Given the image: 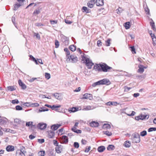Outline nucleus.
<instances>
[{
  "instance_id": "nucleus-27",
  "label": "nucleus",
  "mask_w": 156,
  "mask_h": 156,
  "mask_svg": "<svg viewBox=\"0 0 156 156\" xmlns=\"http://www.w3.org/2000/svg\"><path fill=\"white\" fill-rule=\"evenodd\" d=\"M105 148L104 146H100L98 147V152H101L105 150Z\"/></svg>"
},
{
  "instance_id": "nucleus-48",
  "label": "nucleus",
  "mask_w": 156,
  "mask_h": 156,
  "mask_svg": "<svg viewBox=\"0 0 156 156\" xmlns=\"http://www.w3.org/2000/svg\"><path fill=\"white\" fill-rule=\"evenodd\" d=\"M45 78L47 79L48 80L51 77L49 73H45Z\"/></svg>"
},
{
  "instance_id": "nucleus-8",
  "label": "nucleus",
  "mask_w": 156,
  "mask_h": 156,
  "mask_svg": "<svg viewBox=\"0 0 156 156\" xmlns=\"http://www.w3.org/2000/svg\"><path fill=\"white\" fill-rule=\"evenodd\" d=\"M47 124L42 122L39 123L37 125V127L43 130L45 129L46 127Z\"/></svg>"
},
{
  "instance_id": "nucleus-28",
  "label": "nucleus",
  "mask_w": 156,
  "mask_h": 156,
  "mask_svg": "<svg viewBox=\"0 0 156 156\" xmlns=\"http://www.w3.org/2000/svg\"><path fill=\"white\" fill-rule=\"evenodd\" d=\"M15 21H16V16L14 15H13L12 18V21L14 24V25L15 26L16 28L17 29L18 28L16 26V24L15 23Z\"/></svg>"
},
{
  "instance_id": "nucleus-37",
  "label": "nucleus",
  "mask_w": 156,
  "mask_h": 156,
  "mask_svg": "<svg viewBox=\"0 0 156 156\" xmlns=\"http://www.w3.org/2000/svg\"><path fill=\"white\" fill-rule=\"evenodd\" d=\"M19 150L21 152V153L22 152L24 154L26 152L24 147L23 146L20 147V150Z\"/></svg>"
},
{
  "instance_id": "nucleus-47",
  "label": "nucleus",
  "mask_w": 156,
  "mask_h": 156,
  "mask_svg": "<svg viewBox=\"0 0 156 156\" xmlns=\"http://www.w3.org/2000/svg\"><path fill=\"white\" fill-rule=\"evenodd\" d=\"M35 25L36 26L40 27L44 26V25L43 24L40 23H35Z\"/></svg>"
},
{
  "instance_id": "nucleus-35",
  "label": "nucleus",
  "mask_w": 156,
  "mask_h": 156,
  "mask_svg": "<svg viewBox=\"0 0 156 156\" xmlns=\"http://www.w3.org/2000/svg\"><path fill=\"white\" fill-rule=\"evenodd\" d=\"M130 143L129 141H126L124 143L125 146L126 147H129L130 146Z\"/></svg>"
},
{
  "instance_id": "nucleus-58",
  "label": "nucleus",
  "mask_w": 156,
  "mask_h": 156,
  "mask_svg": "<svg viewBox=\"0 0 156 156\" xmlns=\"http://www.w3.org/2000/svg\"><path fill=\"white\" fill-rule=\"evenodd\" d=\"M21 121L19 119H15L14 120V122L15 123H17V124H19L20 123Z\"/></svg>"
},
{
  "instance_id": "nucleus-14",
  "label": "nucleus",
  "mask_w": 156,
  "mask_h": 156,
  "mask_svg": "<svg viewBox=\"0 0 156 156\" xmlns=\"http://www.w3.org/2000/svg\"><path fill=\"white\" fill-rule=\"evenodd\" d=\"M95 0H91L89 1L87 3V5L88 7L90 8L93 7L95 4Z\"/></svg>"
},
{
  "instance_id": "nucleus-24",
  "label": "nucleus",
  "mask_w": 156,
  "mask_h": 156,
  "mask_svg": "<svg viewBox=\"0 0 156 156\" xmlns=\"http://www.w3.org/2000/svg\"><path fill=\"white\" fill-rule=\"evenodd\" d=\"M90 126L93 127H96L98 126V122L95 121H93L90 123Z\"/></svg>"
},
{
  "instance_id": "nucleus-51",
  "label": "nucleus",
  "mask_w": 156,
  "mask_h": 156,
  "mask_svg": "<svg viewBox=\"0 0 156 156\" xmlns=\"http://www.w3.org/2000/svg\"><path fill=\"white\" fill-rule=\"evenodd\" d=\"M40 12V11L39 9L38 10H35L33 12V14L35 15H37L39 14Z\"/></svg>"
},
{
  "instance_id": "nucleus-13",
  "label": "nucleus",
  "mask_w": 156,
  "mask_h": 156,
  "mask_svg": "<svg viewBox=\"0 0 156 156\" xmlns=\"http://www.w3.org/2000/svg\"><path fill=\"white\" fill-rule=\"evenodd\" d=\"M62 142L63 143L65 144H67L68 143V138L67 136L65 135L63 136H62Z\"/></svg>"
},
{
  "instance_id": "nucleus-49",
  "label": "nucleus",
  "mask_w": 156,
  "mask_h": 156,
  "mask_svg": "<svg viewBox=\"0 0 156 156\" xmlns=\"http://www.w3.org/2000/svg\"><path fill=\"white\" fill-rule=\"evenodd\" d=\"M122 11V9L121 8L119 7L116 10V13L118 14H120Z\"/></svg>"
},
{
  "instance_id": "nucleus-59",
  "label": "nucleus",
  "mask_w": 156,
  "mask_h": 156,
  "mask_svg": "<svg viewBox=\"0 0 156 156\" xmlns=\"http://www.w3.org/2000/svg\"><path fill=\"white\" fill-rule=\"evenodd\" d=\"M50 22L51 24H54L57 23V21L56 20H50Z\"/></svg>"
},
{
  "instance_id": "nucleus-21",
  "label": "nucleus",
  "mask_w": 156,
  "mask_h": 156,
  "mask_svg": "<svg viewBox=\"0 0 156 156\" xmlns=\"http://www.w3.org/2000/svg\"><path fill=\"white\" fill-rule=\"evenodd\" d=\"M61 107V105H53L52 106H51V108L53 110H54L55 111H57L58 110V109L57 108H60Z\"/></svg>"
},
{
  "instance_id": "nucleus-61",
  "label": "nucleus",
  "mask_w": 156,
  "mask_h": 156,
  "mask_svg": "<svg viewBox=\"0 0 156 156\" xmlns=\"http://www.w3.org/2000/svg\"><path fill=\"white\" fill-rule=\"evenodd\" d=\"M53 142L55 146H57L59 145H58V143L56 140H53Z\"/></svg>"
},
{
  "instance_id": "nucleus-19",
  "label": "nucleus",
  "mask_w": 156,
  "mask_h": 156,
  "mask_svg": "<svg viewBox=\"0 0 156 156\" xmlns=\"http://www.w3.org/2000/svg\"><path fill=\"white\" fill-rule=\"evenodd\" d=\"M60 124H54L51 126V128L53 130H56L60 126Z\"/></svg>"
},
{
  "instance_id": "nucleus-30",
  "label": "nucleus",
  "mask_w": 156,
  "mask_h": 156,
  "mask_svg": "<svg viewBox=\"0 0 156 156\" xmlns=\"http://www.w3.org/2000/svg\"><path fill=\"white\" fill-rule=\"evenodd\" d=\"M115 147L113 145H109L107 147V149L109 151H111L114 150Z\"/></svg>"
},
{
  "instance_id": "nucleus-39",
  "label": "nucleus",
  "mask_w": 156,
  "mask_h": 156,
  "mask_svg": "<svg viewBox=\"0 0 156 156\" xmlns=\"http://www.w3.org/2000/svg\"><path fill=\"white\" fill-rule=\"evenodd\" d=\"M103 132L104 134L107 135L108 136H110L112 134L111 132H109L108 131H103Z\"/></svg>"
},
{
  "instance_id": "nucleus-56",
  "label": "nucleus",
  "mask_w": 156,
  "mask_h": 156,
  "mask_svg": "<svg viewBox=\"0 0 156 156\" xmlns=\"http://www.w3.org/2000/svg\"><path fill=\"white\" fill-rule=\"evenodd\" d=\"M124 91L126 92H128L132 88L131 87H128L127 86H125L124 87Z\"/></svg>"
},
{
  "instance_id": "nucleus-11",
  "label": "nucleus",
  "mask_w": 156,
  "mask_h": 156,
  "mask_svg": "<svg viewBox=\"0 0 156 156\" xmlns=\"http://www.w3.org/2000/svg\"><path fill=\"white\" fill-rule=\"evenodd\" d=\"M6 149L8 152H11L14 151V147L12 145H8L6 148Z\"/></svg>"
},
{
  "instance_id": "nucleus-41",
  "label": "nucleus",
  "mask_w": 156,
  "mask_h": 156,
  "mask_svg": "<svg viewBox=\"0 0 156 156\" xmlns=\"http://www.w3.org/2000/svg\"><path fill=\"white\" fill-rule=\"evenodd\" d=\"M8 89L9 90L12 91L16 90V88L14 86H9L8 87Z\"/></svg>"
},
{
  "instance_id": "nucleus-38",
  "label": "nucleus",
  "mask_w": 156,
  "mask_h": 156,
  "mask_svg": "<svg viewBox=\"0 0 156 156\" xmlns=\"http://www.w3.org/2000/svg\"><path fill=\"white\" fill-rule=\"evenodd\" d=\"M38 154L39 156H44L45 155V152L44 151H41L39 152Z\"/></svg>"
},
{
  "instance_id": "nucleus-29",
  "label": "nucleus",
  "mask_w": 156,
  "mask_h": 156,
  "mask_svg": "<svg viewBox=\"0 0 156 156\" xmlns=\"http://www.w3.org/2000/svg\"><path fill=\"white\" fill-rule=\"evenodd\" d=\"M21 5L20 3L15 4L14 6L13 10H16Z\"/></svg>"
},
{
  "instance_id": "nucleus-36",
  "label": "nucleus",
  "mask_w": 156,
  "mask_h": 156,
  "mask_svg": "<svg viewBox=\"0 0 156 156\" xmlns=\"http://www.w3.org/2000/svg\"><path fill=\"white\" fill-rule=\"evenodd\" d=\"M104 11L105 10L104 8L101 9H98V14H101L102 13L103 15H104Z\"/></svg>"
},
{
  "instance_id": "nucleus-23",
  "label": "nucleus",
  "mask_w": 156,
  "mask_h": 156,
  "mask_svg": "<svg viewBox=\"0 0 156 156\" xmlns=\"http://www.w3.org/2000/svg\"><path fill=\"white\" fill-rule=\"evenodd\" d=\"M140 116L141 117V120H143L145 119H148L149 117V115H143L142 114Z\"/></svg>"
},
{
  "instance_id": "nucleus-55",
  "label": "nucleus",
  "mask_w": 156,
  "mask_h": 156,
  "mask_svg": "<svg viewBox=\"0 0 156 156\" xmlns=\"http://www.w3.org/2000/svg\"><path fill=\"white\" fill-rule=\"evenodd\" d=\"M74 147L76 148H78L79 146V144L77 142H75L73 144Z\"/></svg>"
},
{
  "instance_id": "nucleus-64",
  "label": "nucleus",
  "mask_w": 156,
  "mask_h": 156,
  "mask_svg": "<svg viewBox=\"0 0 156 156\" xmlns=\"http://www.w3.org/2000/svg\"><path fill=\"white\" fill-rule=\"evenodd\" d=\"M65 22L67 24H71L72 23V22L66 19L65 20Z\"/></svg>"
},
{
  "instance_id": "nucleus-54",
  "label": "nucleus",
  "mask_w": 156,
  "mask_h": 156,
  "mask_svg": "<svg viewBox=\"0 0 156 156\" xmlns=\"http://www.w3.org/2000/svg\"><path fill=\"white\" fill-rule=\"evenodd\" d=\"M130 48H131V50L133 53L134 54L136 53L135 49L134 46H131L130 47Z\"/></svg>"
},
{
  "instance_id": "nucleus-20",
  "label": "nucleus",
  "mask_w": 156,
  "mask_h": 156,
  "mask_svg": "<svg viewBox=\"0 0 156 156\" xmlns=\"http://www.w3.org/2000/svg\"><path fill=\"white\" fill-rule=\"evenodd\" d=\"M55 135L54 132L52 131H50L48 132V137L50 138H52L55 136Z\"/></svg>"
},
{
  "instance_id": "nucleus-32",
  "label": "nucleus",
  "mask_w": 156,
  "mask_h": 156,
  "mask_svg": "<svg viewBox=\"0 0 156 156\" xmlns=\"http://www.w3.org/2000/svg\"><path fill=\"white\" fill-rule=\"evenodd\" d=\"M69 49L72 51H74L76 50V47L73 45H72L69 47Z\"/></svg>"
},
{
  "instance_id": "nucleus-12",
  "label": "nucleus",
  "mask_w": 156,
  "mask_h": 156,
  "mask_svg": "<svg viewBox=\"0 0 156 156\" xmlns=\"http://www.w3.org/2000/svg\"><path fill=\"white\" fill-rule=\"evenodd\" d=\"M139 69L137 70V72L140 73H142L144 71L143 66L141 64H139L138 66Z\"/></svg>"
},
{
  "instance_id": "nucleus-40",
  "label": "nucleus",
  "mask_w": 156,
  "mask_h": 156,
  "mask_svg": "<svg viewBox=\"0 0 156 156\" xmlns=\"http://www.w3.org/2000/svg\"><path fill=\"white\" fill-rule=\"evenodd\" d=\"M39 105V104L37 103H31L30 107H38Z\"/></svg>"
},
{
  "instance_id": "nucleus-45",
  "label": "nucleus",
  "mask_w": 156,
  "mask_h": 156,
  "mask_svg": "<svg viewBox=\"0 0 156 156\" xmlns=\"http://www.w3.org/2000/svg\"><path fill=\"white\" fill-rule=\"evenodd\" d=\"M147 134V131L145 130H144L140 132V135L142 136H144L146 135Z\"/></svg>"
},
{
  "instance_id": "nucleus-34",
  "label": "nucleus",
  "mask_w": 156,
  "mask_h": 156,
  "mask_svg": "<svg viewBox=\"0 0 156 156\" xmlns=\"http://www.w3.org/2000/svg\"><path fill=\"white\" fill-rule=\"evenodd\" d=\"M124 26L125 27V28L126 29H129L130 27V22H127L126 23H125Z\"/></svg>"
},
{
  "instance_id": "nucleus-44",
  "label": "nucleus",
  "mask_w": 156,
  "mask_h": 156,
  "mask_svg": "<svg viewBox=\"0 0 156 156\" xmlns=\"http://www.w3.org/2000/svg\"><path fill=\"white\" fill-rule=\"evenodd\" d=\"M155 131H156L155 127H151L148 129V131L149 132Z\"/></svg>"
},
{
  "instance_id": "nucleus-57",
  "label": "nucleus",
  "mask_w": 156,
  "mask_h": 156,
  "mask_svg": "<svg viewBox=\"0 0 156 156\" xmlns=\"http://www.w3.org/2000/svg\"><path fill=\"white\" fill-rule=\"evenodd\" d=\"M12 103L13 104H18L19 103V101L17 99L12 100Z\"/></svg>"
},
{
  "instance_id": "nucleus-42",
  "label": "nucleus",
  "mask_w": 156,
  "mask_h": 156,
  "mask_svg": "<svg viewBox=\"0 0 156 156\" xmlns=\"http://www.w3.org/2000/svg\"><path fill=\"white\" fill-rule=\"evenodd\" d=\"M31 103L30 102H26L25 103H23V105L25 106L26 107H30L31 105Z\"/></svg>"
},
{
  "instance_id": "nucleus-63",
  "label": "nucleus",
  "mask_w": 156,
  "mask_h": 156,
  "mask_svg": "<svg viewBox=\"0 0 156 156\" xmlns=\"http://www.w3.org/2000/svg\"><path fill=\"white\" fill-rule=\"evenodd\" d=\"M49 156H55L54 154V152L52 151H49L48 153Z\"/></svg>"
},
{
  "instance_id": "nucleus-60",
  "label": "nucleus",
  "mask_w": 156,
  "mask_h": 156,
  "mask_svg": "<svg viewBox=\"0 0 156 156\" xmlns=\"http://www.w3.org/2000/svg\"><path fill=\"white\" fill-rule=\"evenodd\" d=\"M152 41H153V44L154 45H156V37L155 36L152 38Z\"/></svg>"
},
{
  "instance_id": "nucleus-53",
  "label": "nucleus",
  "mask_w": 156,
  "mask_h": 156,
  "mask_svg": "<svg viewBox=\"0 0 156 156\" xmlns=\"http://www.w3.org/2000/svg\"><path fill=\"white\" fill-rule=\"evenodd\" d=\"M33 122H26V126H30L33 125Z\"/></svg>"
},
{
  "instance_id": "nucleus-17",
  "label": "nucleus",
  "mask_w": 156,
  "mask_h": 156,
  "mask_svg": "<svg viewBox=\"0 0 156 156\" xmlns=\"http://www.w3.org/2000/svg\"><path fill=\"white\" fill-rule=\"evenodd\" d=\"M78 108L76 107H72L69 108L68 111L70 113L78 111Z\"/></svg>"
},
{
  "instance_id": "nucleus-4",
  "label": "nucleus",
  "mask_w": 156,
  "mask_h": 156,
  "mask_svg": "<svg viewBox=\"0 0 156 156\" xmlns=\"http://www.w3.org/2000/svg\"><path fill=\"white\" fill-rule=\"evenodd\" d=\"M66 61L68 62L75 63L77 61V58L75 55H71L68 57Z\"/></svg>"
},
{
  "instance_id": "nucleus-2",
  "label": "nucleus",
  "mask_w": 156,
  "mask_h": 156,
  "mask_svg": "<svg viewBox=\"0 0 156 156\" xmlns=\"http://www.w3.org/2000/svg\"><path fill=\"white\" fill-rule=\"evenodd\" d=\"M99 66L101 67L102 71L106 72L109 71V70L112 69V68L108 66L106 63H101L98 64Z\"/></svg>"
},
{
  "instance_id": "nucleus-50",
  "label": "nucleus",
  "mask_w": 156,
  "mask_h": 156,
  "mask_svg": "<svg viewBox=\"0 0 156 156\" xmlns=\"http://www.w3.org/2000/svg\"><path fill=\"white\" fill-rule=\"evenodd\" d=\"M111 39H109L107 40L106 41H105L106 43V45L107 46H109L110 45V41H111Z\"/></svg>"
},
{
  "instance_id": "nucleus-52",
  "label": "nucleus",
  "mask_w": 156,
  "mask_h": 156,
  "mask_svg": "<svg viewBox=\"0 0 156 156\" xmlns=\"http://www.w3.org/2000/svg\"><path fill=\"white\" fill-rule=\"evenodd\" d=\"M15 108L16 110H21L23 109L22 107L20 105H17L16 106Z\"/></svg>"
},
{
  "instance_id": "nucleus-18",
  "label": "nucleus",
  "mask_w": 156,
  "mask_h": 156,
  "mask_svg": "<svg viewBox=\"0 0 156 156\" xmlns=\"http://www.w3.org/2000/svg\"><path fill=\"white\" fill-rule=\"evenodd\" d=\"M111 128L110 125L108 123H104L102 126V128L104 129H109Z\"/></svg>"
},
{
  "instance_id": "nucleus-25",
  "label": "nucleus",
  "mask_w": 156,
  "mask_h": 156,
  "mask_svg": "<svg viewBox=\"0 0 156 156\" xmlns=\"http://www.w3.org/2000/svg\"><path fill=\"white\" fill-rule=\"evenodd\" d=\"M21 152L19 150H17L16 152V156H25V154Z\"/></svg>"
},
{
  "instance_id": "nucleus-46",
  "label": "nucleus",
  "mask_w": 156,
  "mask_h": 156,
  "mask_svg": "<svg viewBox=\"0 0 156 156\" xmlns=\"http://www.w3.org/2000/svg\"><path fill=\"white\" fill-rule=\"evenodd\" d=\"M34 37H36V38H37L39 40H40V35L37 33L34 32Z\"/></svg>"
},
{
  "instance_id": "nucleus-22",
  "label": "nucleus",
  "mask_w": 156,
  "mask_h": 156,
  "mask_svg": "<svg viewBox=\"0 0 156 156\" xmlns=\"http://www.w3.org/2000/svg\"><path fill=\"white\" fill-rule=\"evenodd\" d=\"M117 104V103L116 102L113 101V102H111L109 101L106 103V105H109L110 106L111 105H116Z\"/></svg>"
},
{
  "instance_id": "nucleus-62",
  "label": "nucleus",
  "mask_w": 156,
  "mask_h": 156,
  "mask_svg": "<svg viewBox=\"0 0 156 156\" xmlns=\"http://www.w3.org/2000/svg\"><path fill=\"white\" fill-rule=\"evenodd\" d=\"M55 48H58L59 46V43L57 40L55 41Z\"/></svg>"
},
{
  "instance_id": "nucleus-16",
  "label": "nucleus",
  "mask_w": 156,
  "mask_h": 156,
  "mask_svg": "<svg viewBox=\"0 0 156 156\" xmlns=\"http://www.w3.org/2000/svg\"><path fill=\"white\" fill-rule=\"evenodd\" d=\"M151 21L150 22V25L151 27V28L153 29V30L156 31V28L155 27V25L154 23V22L153 20L151 19Z\"/></svg>"
},
{
  "instance_id": "nucleus-31",
  "label": "nucleus",
  "mask_w": 156,
  "mask_h": 156,
  "mask_svg": "<svg viewBox=\"0 0 156 156\" xmlns=\"http://www.w3.org/2000/svg\"><path fill=\"white\" fill-rule=\"evenodd\" d=\"M52 95L57 99L58 100H60V94H59L58 93H55V94H53Z\"/></svg>"
},
{
  "instance_id": "nucleus-6",
  "label": "nucleus",
  "mask_w": 156,
  "mask_h": 156,
  "mask_svg": "<svg viewBox=\"0 0 156 156\" xmlns=\"http://www.w3.org/2000/svg\"><path fill=\"white\" fill-rule=\"evenodd\" d=\"M82 99H89L91 100L93 99L92 95L91 94L86 93L83 95V97L81 98Z\"/></svg>"
},
{
  "instance_id": "nucleus-9",
  "label": "nucleus",
  "mask_w": 156,
  "mask_h": 156,
  "mask_svg": "<svg viewBox=\"0 0 156 156\" xmlns=\"http://www.w3.org/2000/svg\"><path fill=\"white\" fill-rule=\"evenodd\" d=\"M56 151L58 153H60L62 151L63 146L61 145H59L57 146L55 148Z\"/></svg>"
},
{
  "instance_id": "nucleus-26",
  "label": "nucleus",
  "mask_w": 156,
  "mask_h": 156,
  "mask_svg": "<svg viewBox=\"0 0 156 156\" xmlns=\"http://www.w3.org/2000/svg\"><path fill=\"white\" fill-rule=\"evenodd\" d=\"M82 10L83 12H85L87 13H89L90 12V9H88V8L86 7L83 6L82 7Z\"/></svg>"
},
{
  "instance_id": "nucleus-3",
  "label": "nucleus",
  "mask_w": 156,
  "mask_h": 156,
  "mask_svg": "<svg viewBox=\"0 0 156 156\" xmlns=\"http://www.w3.org/2000/svg\"><path fill=\"white\" fill-rule=\"evenodd\" d=\"M131 138L133 143H139L140 141V135L139 134L135 133L133 134Z\"/></svg>"
},
{
  "instance_id": "nucleus-7",
  "label": "nucleus",
  "mask_w": 156,
  "mask_h": 156,
  "mask_svg": "<svg viewBox=\"0 0 156 156\" xmlns=\"http://www.w3.org/2000/svg\"><path fill=\"white\" fill-rule=\"evenodd\" d=\"M7 121V119L6 118L0 115V124L1 125L6 124Z\"/></svg>"
},
{
  "instance_id": "nucleus-15",
  "label": "nucleus",
  "mask_w": 156,
  "mask_h": 156,
  "mask_svg": "<svg viewBox=\"0 0 156 156\" xmlns=\"http://www.w3.org/2000/svg\"><path fill=\"white\" fill-rule=\"evenodd\" d=\"M18 83L19 85L21 87L22 89H25L26 88L27 86L26 85L23 83L20 80H19Z\"/></svg>"
},
{
  "instance_id": "nucleus-10",
  "label": "nucleus",
  "mask_w": 156,
  "mask_h": 156,
  "mask_svg": "<svg viewBox=\"0 0 156 156\" xmlns=\"http://www.w3.org/2000/svg\"><path fill=\"white\" fill-rule=\"evenodd\" d=\"M63 44L65 45H68L69 44V41L68 38L66 37H64L62 39Z\"/></svg>"
},
{
  "instance_id": "nucleus-33",
  "label": "nucleus",
  "mask_w": 156,
  "mask_h": 156,
  "mask_svg": "<svg viewBox=\"0 0 156 156\" xmlns=\"http://www.w3.org/2000/svg\"><path fill=\"white\" fill-rule=\"evenodd\" d=\"M48 109L46 108L45 107H42L39 110V112H44L46 111H48Z\"/></svg>"
},
{
  "instance_id": "nucleus-1",
  "label": "nucleus",
  "mask_w": 156,
  "mask_h": 156,
  "mask_svg": "<svg viewBox=\"0 0 156 156\" xmlns=\"http://www.w3.org/2000/svg\"><path fill=\"white\" fill-rule=\"evenodd\" d=\"M82 56V61L83 63L86 64L88 69H90L92 66L94 65V63L92 62L91 60L88 57H86L83 55Z\"/></svg>"
},
{
  "instance_id": "nucleus-43",
  "label": "nucleus",
  "mask_w": 156,
  "mask_h": 156,
  "mask_svg": "<svg viewBox=\"0 0 156 156\" xmlns=\"http://www.w3.org/2000/svg\"><path fill=\"white\" fill-rule=\"evenodd\" d=\"M104 4V0H98V6H102Z\"/></svg>"
},
{
  "instance_id": "nucleus-5",
  "label": "nucleus",
  "mask_w": 156,
  "mask_h": 156,
  "mask_svg": "<svg viewBox=\"0 0 156 156\" xmlns=\"http://www.w3.org/2000/svg\"><path fill=\"white\" fill-rule=\"evenodd\" d=\"M111 82L108 79H104L98 81V85H107L110 84Z\"/></svg>"
}]
</instances>
